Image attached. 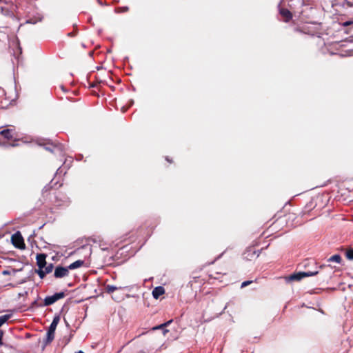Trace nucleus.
<instances>
[{"label":"nucleus","instance_id":"1","mask_svg":"<svg viewBox=\"0 0 353 353\" xmlns=\"http://www.w3.org/2000/svg\"><path fill=\"white\" fill-rule=\"evenodd\" d=\"M39 145L43 146L48 152L60 154L65 152V146L58 141L47 140L42 143H39Z\"/></svg>","mask_w":353,"mask_h":353},{"label":"nucleus","instance_id":"2","mask_svg":"<svg viewBox=\"0 0 353 353\" xmlns=\"http://www.w3.org/2000/svg\"><path fill=\"white\" fill-rule=\"evenodd\" d=\"M0 135L9 142V145L14 147L18 145L14 143V142L19 141V136L14 128H6L0 131Z\"/></svg>","mask_w":353,"mask_h":353},{"label":"nucleus","instance_id":"3","mask_svg":"<svg viewBox=\"0 0 353 353\" xmlns=\"http://www.w3.org/2000/svg\"><path fill=\"white\" fill-rule=\"evenodd\" d=\"M59 320L60 317L59 316H56L54 317L52 322L51 323L46 333V336L43 341V347L47 345L50 344L54 340L55 330L59 322Z\"/></svg>","mask_w":353,"mask_h":353},{"label":"nucleus","instance_id":"4","mask_svg":"<svg viewBox=\"0 0 353 353\" xmlns=\"http://www.w3.org/2000/svg\"><path fill=\"white\" fill-rule=\"evenodd\" d=\"M320 273L319 270L307 271V272H299L294 273L288 277V280L290 281H300L305 277L312 276L317 275Z\"/></svg>","mask_w":353,"mask_h":353},{"label":"nucleus","instance_id":"5","mask_svg":"<svg viewBox=\"0 0 353 353\" xmlns=\"http://www.w3.org/2000/svg\"><path fill=\"white\" fill-rule=\"evenodd\" d=\"M65 296L63 292L55 293L52 296H46L44 299L43 305L48 306L54 303L58 300L64 298Z\"/></svg>","mask_w":353,"mask_h":353},{"label":"nucleus","instance_id":"6","mask_svg":"<svg viewBox=\"0 0 353 353\" xmlns=\"http://www.w3.org/2000/svg\"><path fill=\"white\" fill-rule=\"evenodd\" d=\"M69 275V270L68 267L58 265L55 268L54 276L56 279H61Z\"/></svg>","mask_w":353,"mask_h":353},{"label":"nucleus","instance_id":"7","mask_svg":"<svg viewBox=\"0 0 353 353\" xmlns=\"http://www.w3.org/2000/svg\"><path fill=\"white\" fill-rule=\"evenodd\" d=\"M12 243L14 246L19 249L25 248V243L22 236L19 234H14L12 236Z\"/></svg>","mask_w":353,"mask_h":353},{"label":"nucleus","instance_id":"8","mask_svg":"<svg viewBox=\"0 0 353 353\" xmlns=\"http://www.w3.org/2000/svg\"><path fill=\"white\" fill-rule=\"evenodd\" d=\"M54 269V265L53 263H49L46 265V267H44L42 270H36L35 272L38 274L39 277L41 279H43L47 274H49L52 272Z\"/></svg>","mask_w":353,"mask_h":353},{"label":"nucleus","instance_id":"9","mask_svg":"<svg viewBox=\"0 0 353 353\" xmlns=\"http://www.w3.org/2000/svg\"><path fill=\"white\" fill-rule=\"evenodd\" d=\"M46 256L47 255L43 253L38 254L36 256L37 265L38 266V270H42L46 267Z\"/></svg>","mask_w":353,"mask_h":353},{"label":"nucleus","instance_id":"10","mask_svg":"<svg viewBox=\"0 0 353 353\" xmlns=\"http://www.w3.org/2000/svg\"><path fill=\"white\" fill-rule=\"evenodd\" d=\"M280 14L283 18V21L285 22L290 21L292 18V12L288 10L287 8H281L280 9Z\"/></svg>","mask_w":353,"mask_h":353},{"label":"nucleus","instance_id":"11","mask_svg":"<svg viewBox=\"0 0 353 353\" xmlns=\"http://www.w3.org/2000/svg\"><path fill=\"white\" fill-rule=\"evenodd\" d=\"M165 293V289L162 286H158L152 290V296L154 299H159L161 295Z\"/></svg>","mask_w":353,"mask_h":353},{"label":"nucleus","instance_id":"12","mask_svg":"<svg viewBox=\"0 0 353 353\" xmlns=\"http://www.w3.org/2000/svg\"><path fill=\"white\" fill-rule=\"evenodd\" d=\"M172 322V320H170L164 323L157 325L153 327V330H162L164 336L169 332L165 327Z\"/></svg>","mask_w":353,"mask_h":353},{"label":"nucleus","instance_id":"13","mask_svg":"<svg viewBox=\"0 0 353 353\" xmlns=\"http://www.w3.org/2000/svg\"><path fill=\"white\" fill-rule=\"evenodd\" d=\"M84 264V261L83 260H77L73 263H72L69 266H68V270H74L81 267Z\"/></svg>","mask_w":353,"mask_h":353},{"label":"nucleus","instance_id":"14","mask_svg":"<svg viewBox=\"0 0 353 353\" xmlns=\"http://www.w3.org/2000/svg\"><path fill=\"white\" fill-rule=\"evenodd\" d=\"M130 10L128 6H122V7H117L115 8L114 12L116 13H123L127 12Z\"/></svg>","mask_w":353,"mask_h":353},{"label":"nucleus","instance_id":"15","mask_svg":"<svg viewBox=\"0 0 353 353\" xmlns=\"http://www.w3.org/2000/svg\"><path fill=\"white\" fill-rule=\"evenodd\" d=\"M121 287L117 288L114 285H108L105 286V292L108 294H111V293L114 292L115 290H117L118 289H121Z\"/></svg>","mask_w":353,"mask_h":353},{"label":"nucleus","instance_id":"16","mask_svg":"<svg viewBox=\"0 0 353 353\" xmlns=\"http://www.w3.org/2000/svg\"><path fill=\"white\" fill-rule=\"evenodd\" d=\"M328 261H334L340 263L341 261V257L339 254H334L328 259Z\"/></svg>","mask_w":353,"mask_h":353},{"label":"nucleus","instance_id":"17","mask_svg":"<svg viewBox=\"0 0 353 353\" xmlns=\"http://www.w3.org/2000/svg\"><path fill=\"white\" fill-rule=\"evenodd\" d=\"M11 317V314H5L0 316V327L6 323L10 318Z\"/></svg>","mask_w":353,"mask_h":353},{"label":"nucleus","instance_id":"18","mask_svg":"<svg viewBox=\"0 0 353 353\" xmlns=\"http://www.w3.org/2000/svg\"><path fill=\"white\" fill-rule=\"evenodd\" d=\"M345 256L349 260H353V248H349L346 250Z\"/></svg>","mask_w":353,"mask_h":353},{"label":"nucleus","instance_id":"19","mask_svg":"<svg viewBox=\"0 0 353 353\" xmlns=\"http://www.w3.org/2000/svg\"><path fill=\"white\" fill-rule=\"evenodd\" d=\"M60 194H61V193L59 192L54 191L52 192V194H50V195H51V196H53L54 200H53L52 198H50V199L52 200V202L56 203L57 199H58V195H60Z\"/></svg>","mask_w":353,"mask_h":353},{"label":"nucleus","instance_id":"20","mask_svg":"<svg viewBox=\"0 0 353 353\" xmlns=\"http://www.w3.org/2000/svg\"><path fill=\"white\" fill-rule=\"evenodd\" d=\"M331 270H332V268H330V272H329V273L327 275H325L324 276L323 281H325V279L328 280V279H330L331 278V274H332V271Z\"/></svg>","mask_w":353,"mask_h":353},{"label":"nucleus","instance_id":"21","mask_svg":"<svg viewBox=\"0 0 353 353\" xmlns=\"http://www.w3.org/2000/svg\"><path fill=\"white\" fill-rule=\"evenodd\" d=\"M252 281H244L241 283V288H244L248 285H250V283H252Z\"/></svg>","mask_w":353,"mask_h":353},{"label":"nucleus","instance_id":"22","mask_svg":"<svg viewBox=\"0 0 353 353\" xmlns=\"http://www.w3.org/2000/svg\"><path fill=\"white\" fill-rule=\"evenodd\" d=\"M3 332L0 330V345L2 344Z\"/></svg>","mask_w":353,"mask_h":353},{"label":"nucleus","instance_id":"23","mask_svg":"<svg viewBox=\"0 0 353 353\" xmlns=\"http://www.w3.org/2000/svg\"><path fill=\"white\" fill-rule=\"evenodd\" d=\"M3 274L8 275V274H10V272L8 270H4V271H3Z\"/></svg>","mask_w":353,"mask_h":353},{"label":"nucleus","instance_id":"24","mask_svg":"<svg viewBox=\"0 0 353 353\" xmlns=\"http://www.w3.org/2000/svg\"><path fill=\"white\" fill-rule=\"evenodd\" d=\"M34 306H37V301H34L32 303V307H34Z\"/></svg>","mask_w":353,"mask_h":353},{"label":"nucleus","instance_id":"25","mask_svg":"<svg viewBox=\"0 0 353 353\" xmlns=\"http://www.w3.org/2000/svg\"><path fill=\"white\" fill-rule=\"evenodd\" d=\"M326 268V266H325V265H320V266L319 267V269L322 270V269H323V268Z\"/></svg>","mask_w":353,"mask_h":353},{"label":"nucleus","instance_id":"26","mask_svg":"<svg viewBox=\"0 0 353 353\" xmlns=\"http://www.w3.org/2000/svg\"><path fill=\"white\" fill-rule=\"evenodd\" d=\"M196 277H194V280L193 281H191L190 283H192L193 281H196Z\"/></svg>","mask_w":353,"mask_h":353}]
</instances>
